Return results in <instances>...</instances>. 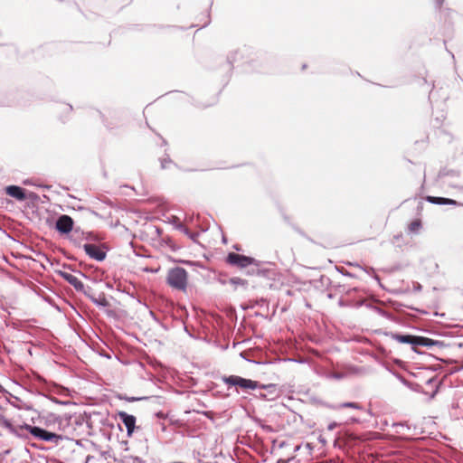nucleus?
Here are the masks:
<instances>
[{
	"mask_svg": "<svg viewBox=\"0 0 463 463\" xmlns=\"http://www.w3.org/2000/svg\"><path fill=\"white\" fill-rule=\"evenodd\" d=\"M87 422L81 416L59 417L56 420L57 430L59 432H52L38 426L23 424L13 426L6 422L5 426L12 433L18 437H26L25 432L30 433L35 439L46 442L59 445L63 440H73L74 438L80 436L83 431V428Z\"/></svg>",
	"mask_w": 463,
	"mask_h": 463,
	"instance_id": "1",
	"label": "nucleus"
},
{
	"mask_svg": "<svg viewBox=\"0 0 463 463\" xmlns=\"http://www.w3.org/2000/svg\"><path fill=\"white\" fill-rule=\"evenodd\" d=\"M391 336L401 344H409L411 345V349L419 353L416 349L417 346L432 347L444 345L442 341L433 340L425 336L413 335H402L398 333H392Z\"/></svg>",
	"mask_w": 463,
	"mask_h": 463,
	"instance_id": "2",
	"label": "nucleus"
},
{
	"mask_svg": "<svg viewBox=\"0 0 463 463\" xmlns=\"http://www.w3.org/2000/svg\"><path fill=\"white\" fill-rule=\"evenodd\" d=\"M166 282L175 289L185 291L188 283V273L182 267L172 268L167 272Z\"/></svg>",
	"mask_w": 463,
	"mask_h": 463,
	"instance_id": "3",
	"label": "nucleus"
},
{
	"mask_svg": "<svg viewBox=\"0 0 463 463\" xmlns=\"http://www.w3.org/2000/svg\"><path fill=\"white\" fill-rule=\"evenodd\" d=\"M222 382L230 386L240 387L241 389L257 390L260 386V383L250 379H246L238 375L223 376Z\"/></svg>",
	"mask_w": 463,
	"mask_h": 463,
	"instance_id": "4",
	"label": "nucleus"
},
{
	"mask_svg": "<svg viewBox=\"0 0 463 463\" xmlns=\"http://www.w3.org/2000/svg\"><path fill=\"white\" fill-rule=\"evenodd\" d=\"M226 262L232 266H236L240 269L246 268L250 265H258V260L252 257L237 254L235 252L228 253Z\"/></svg>",
	"mask_w": 463,
	"mask_h": 463,
	"instance_id": "5",
	"label": "nucleus"
},
{
	"mask_svg": "<svg viewBox=\"0 0 463 463\" xmlns=\"http://www.w3.org/2000/svg\"><path fill=\"white\" fill-rule=\"evenodd\" d=\"M73 219L67 215H60L55 222V229L61 234H68L73 229Z\"/></svg>",
	"mask_w": 463,
	"mask_h": 463,
	"instance_id": "6",
	"label": "nucleus"
},
{
	"mask_svg": "<svg viewBox=\"0 0 463 463\" xmlns=\"http://www.w3.org/2000/svg\"><path fill=\"white\" fill-rule=\"evenodd\" d=\"M83 250L90 259L97 261H102L106 258V251L96 244L85 243L83 245Z\"/></svg>",
	"mask_w": 463,
	"mask_h": 463,
	"instance_id": "7",
	"label": "nucleus"
},
{
	"mask_svg": "<svg viewBox=\"0 0 463 463\" xmlns=\"http://www.w3.org/2000/svg\"><path fill=\"white\" fill-rule=\"evenodd\" d=\"M118 415L119 420L122 421V423L125 425L127 429L128 436H132L136 429V417L125 411H119Z\"/></svg>",
	"mask_w": 463,
	"mask_h": 463,
	"instance_id": "8",
	"label": "nucleus"
},
{
	"mask_svg": "<svg viewBox=\"0 0 463 463\" xmlns=\"http://www.w3.org/2000/svg\"><path fill=\"white\" fill-rule=\"evenodd\" d=\"M94 460L97 462L104 461L106 463H115L119 461L115 458V456L111 453L110 450L99 451L98 458L90 455L87 456L86 458V463H90L91 461Z\"/></svg>",
	"mask_w": 463,
	"mask_h": 463,
	"instance_id": "9",
	"label": "nucleus"
},
{
	"mask_svg": "<svg viewBox=\"0 0 463 463\" xmlns=\"http://www.w3.org/2000/svg\"><path fill=\"white\" fill-rule=\"evenodd\" d=\"M60 275L62 279H64L69 284L73 286V288L80 292L85 291L84 284L74 275L65 271H60Z\"/></svg>",
	"mask_w": 463,
	"mask_h": 463,
	"instance_id": "10",
	"label": "nucleus"
},
{
	"mask_svg": "<svg viewBox=\"0 0 463 463\" xmlns=\"http://www.w3.org/2000/svg\"><path fill=\"white\" fill-rule=\"evenodd\" d=\"M5 194L18 201L27 199L25 190L18 185H8L5 187Z\"/></svg>",
	"mask_w": 463,
	"mask_h": 463,
	"instance_id": "11",
	"label": "nucleus"
},
{
	"mask_svg": "<svg viewBox=\"0 0 463 463\" xmlns=\"http://www.w3.org/2000/svg\"><path fill=\"white\" fill-rule=\"evenodd\" d=\"M260 390H265L266 391V394H269V399L271 401L275 400L277 397H279V392H278V387L276 384L274 383H269V384H262L260 383Z\"/></svg>",
	"mask_w": 463,
	"mask_h": 463,
	"instance_id": "12",
	"label": "nucleus"
},
{
	"mask_svg": "<svg viewBox=\"0 0 463 463\" xmlns=\"http://www.w3.org/2000/svg\"><path fill=\"white\" fill-rule=\"evenodd\" d=\"M84 294L91 300L93 304L98 307H106L109 305V302L104 295H99V298H95L94 296L89 294L87 291H84Z\"/></svg>",
	"mask_w": 463,
	"mask_h": 463,
	"instance_id": "13",
	"label": "nucleus"
},
{
	"mask_svg": "<svg viewBox=\"0 0 463 463\" xmlns=\"http://www.w3.org/2000/svg\"><path fill=\"white\" fill-rule=\"evenodd\" d=\"M229 284H231L233 287L234 290H236L239 287L244 289L248 288V281L238 277L229 279Z\"/></svg>",
	"mask_w": 463,
	"mask_h": 463,
	"instance_id": "14",
	"label": "nucleus"
},
{
	"mask_svg": "<svg viewBox=\"0 0 463 463\" xmlns=\"http://www.w3.org/2000/svg\"><path fill=\"white\" fill-rule=\"evenodd\" d=\"M176 229L184 233L186 236H188L192 241H195L196 238L198 237V233L192 232L189 231V229L184 225L183 223L179 222L176 225Z\"/></svg>",
	"mask_w": 463,
	"mask_h": 463,
	"instance_id": "15",
	"label": "nucleus"
},
{
	"mask_svg": "<svg viewBox=\"0 0 463 463\" xmlns=\"http://www.w3.org/2000/svg\"><path fill=\"white\" fill-rule=\"evenodd\" d=\"M118 463H145V461L138 457L125 456L118 461Z\"/></svg>",
	"mask_w": 463,
	"mask_h": 463,
	"instance_id": "16",
	"label": "nucleus"
},
{
	"mask_svg": "<svg viewBox=\"0 0 463 463\" xmlns=\"http://www.w3.org/2000/svg\"><path fill=\"white\" fill-rule=\"evenodd\" d=\"M392 427L396 429L395 430L396 433H402L405 430H411V426L407 422H395L392 424Z\"/></svg>",
	"mask_w": 463,
	"mask_h": 463,
	"instance_id": "17",
	"label": "nucleus"
},
{
	"mask_svg": "<svg viewBox=\"0 0 463 463\" xmlns=\"http://www.w3.org/2000/svg\"><path fill=\"white\" fill-rule=\"evenodd\" d=\"M338 408H351V409H355V410L363 409V407L359 403L352 402H343L338 405Z\"/></svg>",
	"mask_w": 463,
	"mask_h": 463,
	"instance_id": "18",
	"label": "nucleus"
},
{
	"mask_svg": "<svg viewBox=\"0 0 463 463\" xmlns=\"http://www.w3.org/2000/svg\"><path fill=\"white\" fill-rule=\"evenodd\" d=\"M420 228H421V222L420 220H415V221L411 222L409 226V230L411 232H415V233H417Z\"/></svg>",
	"mask_w": 463,
	"mask_h": 463,
	"instance_id": "19",
	"label": "nucleus"
},
{
	"mask_svg": "<svg viewBox=\"0 0 463 463\" xmlns=\"http://www.w3.org/2000/svg\"><path fill=\"white\" fill-rule=\"evenodd\" d=\"M427 201L431 203H434V204L442 205V204H444L445 198L444 197H436V196H428Z\"/></svg>",
	"mask_w": 463,
	"mask_h": 463,
	"instance_id": "20",
	"label": "nucleus"
},
{
	"mask_svg": "<svg viewBox=\"0 0 463 463\" xmlns=\"http://www.w3.org/2000/svg\"><path fill=\"white\" fill-rule=\"evenodd\" d=\"M172 163V160L169 157L164 158L161 160V167L163 169L167 168L168 165Z\"/></svg>",
	"mask_w": 463,
	"mask_h": 463,
	"instance_id": "21",
	"label": "nucleus"
},
{
	"mask_svg": "<svg viewBox=\"0 0 463 463\" xmlns=\"http://www.w3.org/2000/svg\"><path fill=\"white\" fill-rule=\"evenodd\" d=\"M119 399L132 402L142 400L143 398L120 396Z\"/></svg>",
	"mask_w": 463,
	"mask_h": 463,
	"instance_id": "22",
	"label": "nucleus"
},
{
	"mask_svg": "<svg viewBox=\"0 0 463 463\" xmlns=\"http://www.w3.org/2000/svg\"><path fill=\"white\" fill-rule=\"evenodd\" d=\"M258 398L261 399V400H267V401H271L269 399V394H266L265 392H260L259 394L256 395Z\"/></svg>",
	"mask_w": 463,
	"mask_h": 463,
	"instance_id": "23",
	"label": "nucleus"
},
{
	"mask_svg": "<svg viewBox=\"0 0 463 463\" xmlns=\"http://www.w3.org/2000/svg\"><path fill=\"white\" fill-rule=\"evenodd\" d=\"M444 204H449V205H458V203L455 200L445 198Z\"/></svg>",
	"mask_w": 463,
	"mask_h": 463,
	"instance_id": "24",
	"label": "nucleus"
},
{
	"mask_svg": "<svg viewBox=\"0 0 463 463\" xmlns=\"http://www.w3.org/2000/svg\"><path fill=\"white\" fill-rule=\"evenodd\" d=\"M337 426H338V423H337V422H335V421H334V422H331V423H329V424H328V426H327V430H335Z\"/></svg>",
	"mask_w": 463,
	"mask_h": 463,
	"instance_id": "25",
	"label": "nucleus"
},
{
	"mask_svg": "<svg viewBox=\"0 0 463 463\" xmlns=\"http://www.w3.org/2000/svg\"><path fill=\"white\" fill-rule=\"evenodd\" d=\"M292 459H294V457H291L288 459L279 458L277 463H289Z\"/></svg>",
	"mask_w": 463,
	"mask_h": 463,
	"instance_id": "26",
	"label": "nucleus"
},
{
	"mask_svg": "<svg viewBox=\"0 0 463 463\" xmlns=\"http://www.w3.org/2000/svg\"><path fill=\"white\" fill-rule=\"evenodd\" d=\"M333 377L335 379H342L343 378V374L342 373H334Z\"/></svg>",
	"mask_w": 463,
	"mask_h": 463,
	"instance_id": "27",
	"label": "nucleus"
},
{
	"mask_svg": "<svg viewBox=\"0 0 463 463\" xmlns=\"http://www.w3.org/2000/svg\"><path fill=\"white\" fill-rule=\"evenodd\" d=\"M219 282H220L221 284H222V285H225V284L229 283V279H219Z\"/></svg>",
	"mask_w": 463,
	"mask_h": 463,
	"instance_id": "28",
	"label": "nucleus"
},
{
	"mask_svg": "<svg viewBox=\"0 0 463 463\" xmlns=\"http://www.w3.org/2000/svg\"><path fill=\"white\" fill-rule=\"evenodd\" d=\"M444 0H436V4L439 7L441 6V5L443 4Z\"/></svg>",
	"mask_w": 463,
	"mask_h": 463,
	"instance_id": "29",
	"label": "nucleus"
},
{
	"mask_svg": "<svg viewBox=\"0 0 463 463\" xmlns=\"http://www.w3.org/2000/svg\"><path fill=\"white\" fill-rule=\"evenodd\" d=\"M415 289H416V290H420V289H421V285L418 283V284L415 286Z\"/></svg>",
	"mask_w": 463,
	"mask_h": 463,
	"instance_id": "30",
	"label": "nucleus"
},
{
	"mask_svg": "<svg viewBox=\"0 0 463 463\" xmlns=\"http://www.w3.org/2000/svg\"><path fill=\"white\" fill-rule=\"evenodd\" d=\"M434 381H435V379H434V378H430V379H429V380L427 381V383H428V384H431Z\"/></svg>",
	"mask_w": 463,
	"mask_h": 463,
	"instance_id": "31",
	"label": "nucleus"
},
{
	"mask_svg": "<svg viewBox=\"0 0 463 463\" xmlns=\"http://www.w3.org/2000/svg\"><path fill=\"white\" fill-rule=\"evenodd\" d=\"M234 249H235L236 250H241V248H240L239 246H237V245H235V246H234Z\"/></svg>",
	"mask_w": 463,
	"mask_h": 463,
	"instance_id": "32",
	"label": "nucleus"
},
{
	"mask_svg": "<svg viewBox=\"0 0 463 463\" xmlns=\"http://www.w3.org/2000/svg\"><path fill=\"white\" fill-rule=\"evenodd\" d=\"M432 93H433V92H432V90H431V91L430 92V96H429V98H430V97L432 96Z\"/></svg>",
	"mask_w": 463,
	"mask_h": 463,
	"instance_id": "33",
	"label": "nucleus"
},
{
	"mask_svg": "<svg viewBox=\"0 0 463 463\" xmlns=\"http://www.w3.org/2000/svg\"><path fill=\"white\" fill-rule=\"evenodd\" d=\"M319 440L323 443H325L326 441L324 440V439H319Z\"/></svg>",
	"mask_w": 463,
	"mask_h": 463,
	"instance_id": "34",
	"label": "nucleus"
},
{
	"mask_svg": "<svg viewBox=\"0 0 463 463\" xmlns=\"http://www.w3.org/2000/svg\"><path fill=\"white\" fill-rule=\"evenodd\" d=\"M299 448H300L299 446H297V447H296V449H295V450H298V449H299Z\"/></svg>",
	"mask_w": 463,
	"mask_h": 463,
	"instance_id": "35",
	"label": "nucleus"
}]
</instances>
